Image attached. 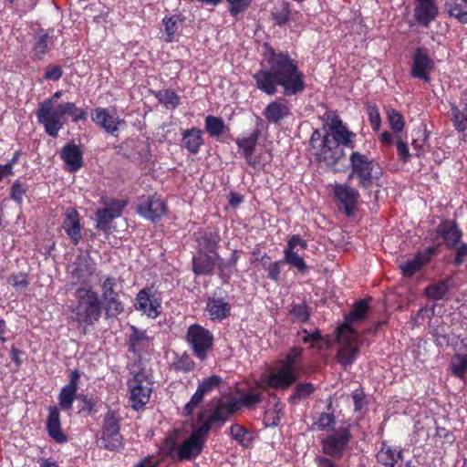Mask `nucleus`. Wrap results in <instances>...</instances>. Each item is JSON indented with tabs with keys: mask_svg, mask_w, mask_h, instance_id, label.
Masks as SVG:
<instances>
[{
	"mask_svg": "<svg viewBox=\"0 0 467 467\" xmlns=\"http://www.w3.org/2000/svg\"><path fill=\"white\" fill-rule=\"evenodd\" d=\"M255 87L273 96L281 87L286 97L302 93L306 88L305 75L298 62L287 51L276 50L269 43L263 45L261 68L253 75Z\"/></svg>",
	"mask_w": 467,
	"mask_h": 467,
	"instance_id": "f257e3e1",
	"label": "nucleus"
},
{
	"mask_svg": "<svg viewBox=\"0 0 467 467\" xmlns=\"http://www.w3.org/2000/svg\"><path fill=\"white\" fill-rule=\"evenodd\" d=\"M323 119L327 122L326 133L315 156L327 167H334L344 156L342 147L351 150L356 147L357 134L348 130L336 111H327Z\"/></svg>",
	"mask_w": 467,
	"mask_h": 467,
	"instance_id": "f03ea898",
	"label": "nucleus"
},
{
	"mask_svg": "<svg viewBox=\"0 0 467 467\" xmlns=\"http://www.w3.org/2000/svg\"><path fill=\"white\" fill-rule=\"evenodd\" d=\"M76 298L78 304L72 309V318L79 324L92 325L99 319L101 312L98 295L90 289L78 288Z\"/></svg>",
	"mask_w": 467,
	"mask_h": 467,
	"instance_id": "7ed1b4c3",
	"label": "nucleus"
},
{
	"mask_svg": "<svg viewBox=\"0 0 467 467\" xmlns=\"http://www.w3.org/2000/svg\"><path fill=\"white\" fill-rule=\"evenodd\" d=\"M72 106L60 103L57 106L51 105V100H44L39 103L36 111L37 120L44 126L45 131L51 137L56 138L58 131L67 122V109Z\"/></svg>",
	"mask_w": 467,
	"mask_h": 467,
	"instance_id": "20e7f679",
	"label": "nucleus"
},
{
	"mask_svg": "<svg viewBox=\"0 0 467 467\" xmlns=\"http://www.w3.org/2000/svg\"><path fill=\"white\" fill-rule=\"evenodd\" d=\"M185 340L192 354L200 360L207 359L214 346L213 334L200 324L191 325L186 332Z\"/></svg>",
	"mask_w": 467,
	"mask_h": 467,
	"instance_id": "39448f33",
	"label": "nucleus"
},
{
	"mask_svg": "<svg viewBox=\"0 0 467 467\" xmlns=\"http://www.w3.org/2000/svg\"><path fill=\"white\" fill-rule=\"evenodd\" d=\"M129 391V405L136 411L143 410L150 401L152 392V383L144 371H137L127 381Z\"/></svg>",
	"mask_w": 467,
	"mask_h": 467,
	"instance_id": "423d86ee",
	"label": "nucleus"
},
{
	"mask_svg": "<svg viewBox=\"0 0 467 467\" xmlns=\"http://www.w3.org/2000/svg\"><path fill=\"white\" fill-rule=\"evenodd\" d=\"M337 341L342 344L336 355L337 363L344 368L352 365L359 352L357 331L348 325H340L337 327Z\"/></svg>",
	"mask_w": 467,
	"mask_h": 467,
	"instance_id": "0eeeda50",
	"label": "nucleus"
},
{
	"mask_svg": "<svg viewBox=\"0 0 467 467\" xmlns=\"http://www.w3.org/2000/svg\"><path fill=\"white\" fill-rule=\"evenodd\" d=\"M349 167L351 171L348 174V180H357L358 186L361 189L371 188L375 180L378 179L373 174L374 161L359 151H352L350 154Z\"/></svg>",
	"mask_w": 467,
	"mask_h": 467,
	"instance_id": "6e6552de",
	"label": "nucleus"
},
{
	"mask_svg": "<svg viewBox=\"0 0 467 467\" xmlns=\"http://www.w3.org/2000/svg\"><path fill=\"white\" fill-rule=\"evenodd\" d=\"M351 440L350 424L332 429L329 434L320 440L322 452L330 458L339 460L348 450Z\"/></svg>",
	"mask_w": 467,
	"mask_h": 467,
	"instance_id": "1a4fd4ad",
	"label": "nucleus"
},
{
	"mask_svg": "<svg viewBox=\"0 0 467 467\" xmlns=\"http://www.w3.org/2000/svg\"><path fill=\"white\" fill-rule=\"evenodd\" d=\"M332 192L339 211L348 217L353 216L358 210L360 199L359 192L348 182H336Z\"/></svg>",
	"mask_w": 467,
	"mask_h": 467,
	"instance_id": "9d476101",
	"label": "nucleus"
},
{
	"mask_svg": "<svg viewBox=\"0 0 467 467\" xmlns=\"http://www.w3.org/2000/svg\"><path fill=\"white\" fill-rule=\"evenodd\" d=\"M119 153H122L144 171L149 169L152 157L150 145L148 143L133 139L119 145Z\"/></svg>",
	"mask_w": 467,
	"mask_h": 467,
	"instance_id": "9b49d317",
	"label": "nucleus"
},
{
	"mask_svg": "<svg viewBox=\"0 0 467 467\" xmlns=\"http://www.w3.org/2000/svg\"><path fill=\"white\" fill-rule=\"evenodd\" d=\"M411 60L410 77L424 83H430L431 80V73L435 67V63L430 57L428 49L422 47H416L411 56Z\"/></svg>",
	"mask_w": 467,
	"mask_h": 467,
	"instance_id": "f8f14e48",
	"label": "nucleus"
},
{
	"mask_svg": "<svg viewBox=\"0 0 467 467\" xmlns=\"http://www.w3.org/2000/svg\"><path fill=\"white\" fill-rule=\"evenodd\" d=\"M207 435L197 428L177 448L176 455L179 462L193 461L203 451Z\"/></svg>",
	"mask_w": 467,
	"mask_h": 467,
	"instance_id": "ddd939ff",
	"label": "nucleus"
},
{
	"mask_svg": "<svg viewBox=\"0 0 467 467\" xmlns=\"http://www.w3.org/2000/svg\"><path fill=\"white\" fill-rule=\"evenodd\" d=\"M223 383V378L218 375H212L204 378L198 385L196 391L192 396L189 402L182 409L183 417H191L193 411L203 402L204 397Z\"/></svg>",
	"mask_w": 467,
	"mask_h": 467,
	"instance_id": "4468645a",
	"label": "nucleus"
},
{
	"mask_svg": "<svg viewBox=\"0 0 467 467\" xmlns=\"http://www.w3.org/2000/svg\"><path fill=\"white\" fill-rule=\"evenodd\" d=\"M134 306L136 310L152 319L157 318L161 313V301L152 285L140 290Z\"/></svg>",
	"mask_w": 467,
	"mask_h": 467,
	"instance_id": "2eb2a0df",
	"label": "nucleus"
},
{
	"mask_svg": "<svg viewBox=\"0 0 467 467\" xmlns=\"http://www.w3.org/2000/svg\"><path fill=\"white\" fill-rule=\"evenodd\" d=\"M137 210L140 216L155 223L166 215L168 206L166 202L160 196L149 195L140 202Z\"/></svg>",
	"mask_w": 467,
	"mask_h": 467,
	"instance_id": "dca6fc26",
	"label": "nucleus"
},
{
	"mask_svg": "<svg viewBox=\"0 0 467 467\" xmlns=\"http://www.w3.org/2000/svg\"><path fill=\"white\" fill-rule=\"evenodd\" d=\"M231 304L226 292L220 291L209 296L205 311L210 320L222 322L231 315Z\"/></svg>",
	"mask_w": 467,
	"mask_h": 467,
	"instance_id": "f3484780",
	"label": "nucleus"
},
{
	"mask_svg": "<svg viewBox=\"0 0 467 467\" xmlns=\"http://www.w3.org/2000/svg\"><path fill=\"white\" fill-rule=\"evenodd\" d=\"M441 244L430 245L423 251L417 252L412 259L407 260L400 265L403 276L411 277L421 268L429 264L431 258L439 253Z\"/></svg>",
	"mask_w": 467,
	"mask_h": 467,
	"instance_id": "a211bd4d",
	"label": "nucleus"
},
{
	"mask_svg": "<svg viewBox=\"0 0 467 467\" xmlns=\"http://www.w3.org/2000/svg\"><path fill=\"white\" fill-rule=\"evenodd\" d=\"M297 246L302 250H306L307 249V242L301 238L299 234H293L288 239L283 254L288 265L296 267L299 273L305 275L308 273L309 269L304 258L295 251Z\"/></svg>",
	"mask_w": 467,
	"mask_h": 467,
	"instance_id": "6ab92c4d",
	"label": "nucleus"
},
{
	"mask_svg": "<svg viewBox=\"0 0 467 467\" xmlns=\"http://www.w3.org/2000/svg\"><path fill=\"white\" fill-rule=\"evenodd\" d=\"M438 236L443 239L446 247L452 250L459 244L463 236L462 230L455 220H442L436 228Z\"/></svg>",
	"mask_w": 467,
	"mask_h": 467,
	"instance_id": "aec40b11",
	"label": "nucleus"
},
{
	"mask_svg": "<svg viewBox=\"0 0 467 467\" xmlns=\"http://www.w3.org/2000/svg\"><path fill=\"white\" fill-rule=\"evenodd\" d=\"M219 261H221V257L218 254H212L198 250L192 259V272L196 275H213Z\"/></svg>",
	"mask_w": 467,
	"mask_h": 467,
	"instance_id": "412c9836",
	"label": "nucleus"
},
{
	"mask_svg": "<svg viewBox=\"0 0 467 467\" xmlns=\"http://www.w3.org/2000/svg\"><path fill=\"white\" fill-rule=\"evenodd\" d=\"M438 14L436 0H414L413 17L419 25L429 27Z\"/></svg>",
	"mask_w": 467,
	"mask_h": 467,
	"instance_id": "4be33fe9",
	"label": "nucleus"
},
{
	"mask_svg": "<svg viewBox=\"0 0 467 467\" xmlns=\"http://www.w3.org/2000/svg\"><path fill=\"white\" fill-rule=\"evenodd\" d=\"M291 115L288 101L284 98H276L264 109L263 116L270 124H280Z\"/></svg>",
	"mask_w": 467,
	"mask_h": 467,
	"instance_id": "5701e85b",
	"label": "nucleus"
},
{
	"mask_svg": "<svg viewBox=\"0 0 467 467\" xmlns=\"http://www.w3.org/2000/svg\"><path fill=\"white\" fill-rule=\"evenodd\" d=\"M260 136L261 129L257 126L253 130L249 136L238 138L235 141L238 150L241 151V154L244 158L246 163L253 168H256L258 164L257 160L254 158V153Z\"/></svg>",
	"mask_w": 467,
	"mask_h": 467,
	"instance_id": "b1692460",
	"label": "nucleus"
},
{
	"mask_svg": "<svg viewBox=\"0 0 467 467\" xmlns=\"http://www.w3.org/2000/svg\"><path fill=\"white\" fill-rule=\"evenodd\" d=\"M297 378V373L279 365L274 372L267 376L265 385L274 389H287L296 382Z\"/></svg>",
	"mask_w": 467,
	"mask_h": 467,
	"instance_id": "393cba45",
	"label": "nucleus"
},
{
	"mask_svg": "<svg viewBox=\"0 0 467 467\" xmlns=\"http://www.w3.org/2000/svg\"><path fill=\"white\" fill-rule=\"evenodd\" d=\"M99 444L110 451L117 448V417L114 410H109L105 417Z\"/></svg>",
	"mask_w": 467,
	"mask_h": 467,
	"instance_id": "a878e982",
	"label": "nucleus"
},
{
	"mask_svg": "<svg viewBox=\"0 0 467 467\" xmlns=\"http://www.w3.org/2000/svg\"><path fill=\"white\" fill-rule=\"evenodd\" d=\"M126 346L129 352L133 353L139 358L143 352H146L150 347V337L145 330L130 326V334L127 336Z\"/></svg>",
	"mask_w": 467,
	"mask_h": 467,
	"instance_id": "bb28decb",
	"label": "nucleus"
},
{
	"mask_svg": "<svg viewBox=\"0 0 467 467\" xmlns=\"http://www.w3.org/2000/svg\"><path fill=\"white\" fill-rule=\"evenodd\" d=\"M60 157L69 172H76L83 166V152L74 143L66 144L60 151Z\"/></svg>",
	"mask_w": 467,
	"mask_h": 467,
	"instance_id": "cd10ccee",
	"label": "nucleus"
},
{
	"mask_svg": "<svg viewBox=\"0 0 467 467\" xmlns=\"http://www.w3.org/2000/svg\"><path fill=\"white\" fill-rule=\"evenodd\" d=\"M195 241L198 244V250L216 254L221 237L218 230H199L195 234Z\"/></svg>",
	"mask_w": 467,
	"mask_h": 467,
	"instance_id": "c85d7f7f",
	"label": "nucleus"
},
{
	"mask_svg": "<svg viewBox=\"0 0 467 467\" xmlns=\"http://www.w3.org/2000/svg\"><path fill=\"white\" fill-rule=\"evenodd\" d=\"M69 382L62 388L58 395L59 406L63 410H69L74 400L77 398L78 385L80 374L78 370L73 371L69 377Z\"/></svg>",
	"mask_w": 467,
	"mask_h": 467,
	"instance_id": "c756f323",
	"label": "nucleus"
},
{
	"mask_svg": "<svg viewBox=\"0 0 467 467\" xmlns=\"http://www.w3.org/2000/svg\"><path fill=\"white\" fill-rule=\"evenodd\" d=\"M62 228L74 244H78L81 239V225L79 214L74 208H67L65 213V218L62 223Z\"/></svg>",
	"mask_w": 467,
	"mask_h": 467,
	"instance_id": "7c9ffc66",
	"label": "nucleus"
},
{
	"mask_svg": "<svg viewBox=\"0 0 467 467\" xmlns=\"http://www.w3.org/2000/svg\"><path fill=\"white\" fill-rule=\"evenodd\" d=\"M202 130L193 127L187 129L182 133V146L192 155L199 153L203 145Z\"/></svg>",
	"mask_w": 467,
	"mask_h": 467,
	"instance_id": "2f4dec72",
	"label": "nucleus"
},
{
	"mask_svg": "<svg viewBox=\"0 0 467 467\" xmlns=\"http://www.w3.org/2000/svg\"><path fill=\"white\" fill-rule=\"evenodd\" d=\"M47 430L48 435L57 442L63 443L67 441V436L61 430L59 411L58 409L55 406L48 408Z\"/></svg>",
	"mask_w": 467,
	"mask_h": 467,
	"instance_id": "473e14b6",
	"label": "nucleus"
},
{
	"mask_svg": "<svg viewBox=\"0 0 467 467\" xmlns=\"http://www.w3.org/2000/svg\"><path fill=\"white\" fill-rule=\"evenodd\" d=\"M401 456L402 450L389 445L386 441L381 442L380 450L376 455L378 462L385 467H394Z\"/></svg>",
	"mask_w": 467,
	"mask_h": 467,
	"instance_id": "72a5a7b5",
	"label": "nucleus"
},
{
	"mask_svg": "<svg viewBox=\"0 0 467 467\" xmlns=\"http://www.w3.org/2000/svg\"><path fill=\"white\" fill-rule=\"evenodd\" d=\"M451 285V277H447L431 283L425 287L424 296L430 300H441L449 294Z\"/></svg>",
	"mask_w": 467,
	"mask_h": 467,
	"instance_id": "f704fd0d",
	"label": "nucleus"
},
{
	"mask_svg": "<svg viewBox=\"0 0 467 467\" xmlns=\"http://www.w3.org/2000/svg\"><path fill=\"white\" fill-rule=\"evenodd\" d=\"M92 120L108 133L114 134L117 130V120L109 109L97 108L91 112Z\"/></svg>",
	"mask_w": 467,
	"mask_h": 467,
	"instance_id": "c9c22d12",
	"label": "nucleus"
},
{
	"mask_svg": "<svg viewBox=\"0 0 467 467\" xmlns=\"http://www.w3.org/2000/svg\"><path fill=\"white\" fill-rule=\"evenodd\" d=\"M115 279L107 278L102 285V297L104 300V309L108 317L114 316V311L117 310V293L114 290Z\"/></svg>",
	"mask_w": 467,
	"mask_h": 467,
	"instance_id": "e433bc0d",
	"label": "nucleus"
},
{
	"mask_svg": "<svg viewBox=\"0 0 467 467\" xmlns=\"http://www.w3.org/2000/svg\"><path fill=\"white\" fill-rule=\"evenodd\" d=\"M185 21V17L182 15L166 16L162 18V25L164 26V41L166 43H171L175 41L176 35L180 26Z\"/></svg>",
	"mask_w": 467,
	"mask_h": 467,
	"instance_id": "4c0bfd02",
	"label": "nucleus"
},
{
	"mask_svg": "<svg viewBox=\"0 0 467 467\" xmlns=\"http://www.w3.org/2000/svg\"><path fill=\"white\" fill-rule=\"evenodd\" d=\"M291 15L290 4L283 0L274 5L270 13V18L275 26H284L290 21Z\"/></svg>",
	"mask_w": 467,
	"mask_h": 467,
	"instance_id": "58836bf2",
	"label": "nucleus"
},
{
	"mask_svg": "<svg viewBox=\"0 0 467 467\" xmlns=\"http://www.w3.org/2000/svg\"><path fill=\"white\" fill-rule=\"evenodd\" d=\"M316 390V386L311 382H296L293 393L288 398V402L291 404L299 403L300 401L310 398Z\"/></svg>",
	"mask_w": 467,
	"mask_h": 467,
	"instance_id": "ea45409f",
	"label": "nucleus"
},
{
	"mask_svg": "<svg viewBox=\"0 0 467 467\" xmlns=\"http://www.w3.org/2000/svg\"><path fill=\"white\" fill-rule=\"evenodd\" d=\"M304 348L293 347L289 348L285 357L279 361V365L297 373L298 367L303 363Z\"/></svg>",
	"mask_w": 467,
	"mask_h": 467,
	"instance_id": "a19ab883",
	"label": "nucleus"
},
{
	"mask_svg": "<svg viewBox=\"0 0 467 467\" xmlns=\"http://www.w3.org/2000/svg\"><path fill=\"white\" fill-rule=\"evenodd\" d=\"M204 128L211 138H218L230 129L221 117L208 115L204 119Z\"/></svg>",
	"mask_w": 467,
	"mask_h": 467,
	"instance_id": "79ce46f5",
	"label": "nucleus"
},
{
	"mask_svg": "<svg viewBox=\"0 0 467 467\" xmlns=\"http://www.w3.org/2000/svg\"><path fill=\"white\" fill-rule=\"evenodd\" d=\"M151 93L166 109H175L181 103L180 96L171 89H161Z\"/></svg>",
	"mask_w": 467,
	"mask_h": 467,
	"instance_id": "37998d69",
	"label": "nucleus"
},
{
	"mask_svg": "<svg viewBox=\"0 0 467 467\" xmlns=\"http://www.w3.org/2000/svg\"><path fill=\"white\" fill-rule=\"evenodd\" d=\"M97 227L105 233L109 232L113 228L114 219L117 216V210L113 205L99 210L97 212Z\"/></svg>",
	"mask_w": 467,
	"mask_h": 467,
	"instance_id": "c03bdc74",
	"label": "nucleus"
},
{
	"mask_svg": "<svg viewBox=\"0 0 467 467\" xmlns=\"http://www.w3.org/2000/svg\"><path fill=\"white\" fill-rule=\"evenodd\" d=\"M446 9L460 23L467 24V0H447Z\"/></svg>",
	"mask_w": 467,
	"mask_h": 467,
	"instance_id": "a18cd8bd",
	"label": "nucleus"
},
{
	"mask_svg": "<svg viewBox=\"0 0 467 467\" xmlns=\"http://www.w3.org/2000/svg\"><path fill=\"white\" fill-rule=\"evenodd\" d=\"M368 310V305L365 300L358 301L345 317V321L342 325H348L350 327H353V323L362 321L366 318Z\"/></svg>",
	"mask_w": 467,
	"mask_h": 467,
	"instance_id": "49530a36",
	"label": "nucleus"
},
{
	"mask_svg": "<svg viewBox=\"0 0 467 467\" xmlns=\"http://www.w3.org/2000/svg\"><path fill=\"white\" fill-rule=\"evenodd\" d=\"M451 108V120L453 128L459 133H463L467 130V110L460 109V108L455 104L451 103L450 105Z\"/></svg>",
	"mask_w": 467,
	"mask_h": 467,
	"instance_id": "de8ad7c7",
	"label": "nucleus"
},
{
	"mask_svg": "<svg viewBox=\"0 0 467 467\" xmlns=\"http://www.w3.org/2000/svg\"><path fill=\"white\" fill-rule=\"evenodd\" d=\"M265 259L271 260V257L267 254H264L260 259L263 268L267 272V277L274 282H278L280 280L281 269L285 264H287L286 260L285 258L280 259L266 265Z\"/></svg>",
	"mask_w": 467,
	"mask_h": 467,
	"instance_id": "09e8293b",
	"label": "nucleus"
},
{
	"mask_svg": "<svg viewBox=\"0 0 467 467\" xmlns=\"http://www.w3.org/2000/svg\"><path fill=\"white\" fill-rule=\"evenodd\" d=\"M298 335H302L301 340L304 344H308L310 348H322V343H327L325 337L321 335L319 329L308 331L306 328H301Z\"/></svg>",
	"mask_w": 467,
	"mask_h": 467,
	"instance_id": "8fccbe9b",
	"label": "nucleus"
},
{
	"mask_svg": "<svg viewBox=\"0 0 467 467\" xmlns=\"http://www.w3.org/2000/svg\"><path fill=\"white\" fill-rule=\"evenodd\" d=\"M171 368L176 372L189 373L194 369L195 362L187 352H183L174 357Z\"/></svg>",
	"mask_w": 467,
	"mask_h": 467,
	"instance_id": "3c124183",
	"label": "nucleus"
},
{
	"mask_svg": "<svg viewBox=\"0 0 467 467\" xmlns=\"http://www.w3.org/2000/svg\"><path fill=\"white\" fill-rule=\"evenodd\" d=\"M236 393L240 396L241 407L248 410L255 408L263 400V396L260 392H245L242 389H237Z\"/></svg>",
	"mask_w": 467,
	"mask_h": 467,
	"instance_id": "603ef678",
	"label": "nucleus"
},
{
	"mask_svg": "<svg viewBox=\"0 0 467 467\" xmlns=\"http://www.w3.org/2000/svg\"><path fill=\"white\" fill-rule=\"evenodd\" d=\"M412 148L416 151L415 155L417 157H420L425 154L426 150L424 146L426 145L429 140V133L427 132L425 128H419L413 130L412 133Z\"/></svg>",
	"mask_w": 467,
	"mask_h": 467,
	"instance_id": "864d4df0",
	"label": "nucleus"
},
{
	"mask_svg": "<svg viewBox=\"0 0 467 467\" xmlns=\"http://www.w3.org/2000/svg\"><path fill=\"white\" fill-rule=\"evenodd\" d=\"M230 433L234 440L243 447H248L252 441L249 431L238 423H234L230 427Z\"/></svg>",
	"mask_w": 467,
	"mask_h": 467,
	"instance_id": "5fc2aeb1",
	"label": "nucleus"
},
{
	"mask_svg": "<svg viewBox=\"0 0 467 467\" xmlns=\"http://www.w3.org/2000/svg\"><path fill=\"white\" fill-rule=\"evenodd\" d=\"M450 367L452 374L455 377L459 379L463 378L467 371V354H454L451 358Z\"/></svg>",
	"mask_w": 467,
	"mask_h": 467,
	"instance_id": "6e6d98bb",
	"label": "nucleus"
},
{
	"mask_svg": "<svg viewBox=\"0 0 467 467\" xmlns=\"http://www.w3.org/2000/svg\"><path fill=\"white\" fill-rule=\"evenodd\" d=\"M239 260L238 252L234 250L230 258L226 262H223L222 260L218 262V269L220 271V275H226L227 278L231 276L234 271H236V265Z\"/></svg>",
	"mask_w": 467,
	"mask_h": 467,
	"instance_id": "4d7b16f0",
	"label": "nucleus"
},
{
	"mask_svg": "<svg viewBox=\"0 0 467 467\" xmlns=\"http://www.w3.org/2000/svg\"><path fill=\"white\" fill-rule=\"evenodd\" d=\"M50 36L48 34H41L36 37V43L33 47L34 56L41 59L48 50V40Z\"/></svg>",
	"mask_w": 467,
	"mask_h": 467,
	"instance_id": "13d9d810",
	"label": "nucleus"
},
{
	"mask_svg": "<svg viewBox=\"0 0 467 467\" xmlns=\"http://www.w3.org/2000/svg\"><path fill=\"white\" fill-rule=\"evenodd\" d=\"M290 315L296 320L306 323L309 320L310 312L307 305L303 302L301 304H294L290 309Z\"/></svg>",
	"mask_w": 467,
	"mask_h": 467,
	"instance_id": "bf43d9fd",
	"label": "nucleus"
},
{
	"mask_svg": "<svg viewBox=\"0 0 467 467\" xmlns=\"http://www.w3.org/2000/svg\"><path fill=\"white\" fill-rule=\"evenodd\" d=\"M430 334L434 338V341L438 346H445L449 344V337L447 335V327L442 326H430Z\"/></svg>",
	"mask_w": 467,
	"mask_h": 467,
	"instance_id": "052dcab7",
	"label": "nucleus"
},
{
	"mask_svg": "<svg viewBox=\"0 0 467 467\" xmlns=\"http://www.w3.org/2000/svg\"><path fill=\"white\" fill-rule=\"evenodd\" d=\"M366 110L372 130L378 131L381 125V118L378 106L375 103H367Z\"/></svg>",
	"mask_w": 467,
	"mask_h": 467,
	"instance_id": "680f3d73",
	"label": "nucleus"
},
{
	"mask_svg": "<svg viewBox=\"0 0 467 467\" xmlns=\"http://www.w3.org/2000/svg\"><path fill=\"white\" fill-rule=\"evenodd\" d=\"M226 420L220 415L218 411L213 410L206 420L198 428H200L207 436L211 429L215 425L219 424V427L223 426Z\"/></svg>",
	"mask_w": 467,
	"mask_h": 467,
	"instance_id": "e2e57ef3",
	"label": "nucleus"
},
{
	"mask_svg": "<svg viewBox=\"0 0 467 467\" xmlns=\"http://www.w3.org/2000/svg\"><path fill=\"white\" fill-rule=\"evenodd\" d=\"M388 119L389 127L395 133H400L404 129V119L402 115L396 109L388 111Z\"/></svg>",
	"mask_w": 467,
	"mask_h": 467,
	"instance_id": "0e129e2a",
	"label": "nucleus"
},
{
	"mask_svg": "<svg viewBox=\"0 0 467 467\" xmlns=\"http://www.w3.org/2000/svg\"><path fill=\"white\" fill-rule=\"evenodd\" d=\"M336 424V419L334 414L322 412L317 420L315 422L318 431H328L335 429L334 425Z\"/></svg>",
	"mask_w": 467,
	"mask_h": 467,
	"instance_id": "69168bd1",
	"label": "nucleus"
},
{
	"mask_svg": "<svg viewBox=\"0 0 467 467\" xmlns=\"http://www.w3.org/2000/svg\"><path fill=\"white\" fill-rule=\"evenodd\" d=\"M27 190L28 188L26 184L22 183L20 181H16L10 188V198L21 204Z\"/></svg>",
	"mask_w": 467,
	"mask_h": 467,
	"instance_id": "338daca9",
	"label": "nucleus"
},
{
	"mask_svg": "<svg viewBox=\"0 0 467 467\" xmlns=\"http://www.w3.org/2000/svg\"><path fill=\"white\" fill-rule=\"evenodd\" d=\"M7 283L13 285L16 290H22L26 288L29 285L28 275L26 273H17L12 274L8 279Z\"/></svg>",
	"mask_w": 467,
	"mask_h": 467,
	"instance_id": "774afa93",
	"label": "nucleus"
}]
</instances>
